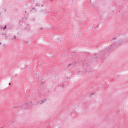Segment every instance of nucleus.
<instances>
[{"label":"nucleus","instance_id":"3","mask_svg":"<svg viewBox=\"0 0 128 128\" xmlns=\"http://www.w3.org/2000/svg\"><path fill=\"white\" fill-rule=\"evenodd\" d=\"M4 128L3 127H2V128Z\"/></svg>","mask_w":128,"mask_h":128},{"label":"nucleus","instance_id":"2","mask_svg":"<svg viewBox=\"0 0 128 128\" xmlns=\"http://www.w3.org/2000/svg\"><path fill=\"white\" fill-rule=\"evenodd\" d=\"M9 85H10V86H11V85H12V84H9Z\"/></svg>","mask_w":128,"mask_h":128},{"label":"nucleus","instance_id":"1","mask_svg":"<svg viewBox=\"0 0 128 128\" xmlns=\"http://www.w3.org/2000/svg\"><path fill=\"white\" fill-rule=\"evenodd\" d=\"M6 28H7V26H6V27L4 28V30H5Z\"/></svg>","mask_w":128,"mask_h":128}]
</instances>
